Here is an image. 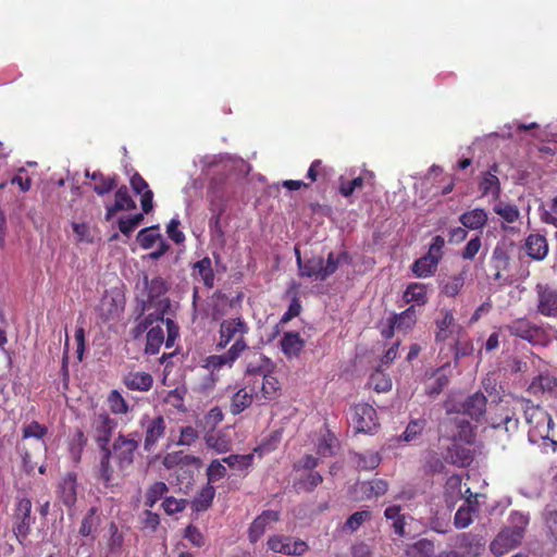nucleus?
<instances>
[{"mask_svg":"<svg viewBox=\"0 0 557 557\" xmlns=\"http://www.w3.org/2000/svg\"><path fill=\"white\" fill-rule=\"evenodd\" d=\"M391 319L394 321V324L397 327V331L407 333L417 323V311L414 306L408 307L400 313H394L391 315Z\"/></svg>","mask_w":557,"mask_h":557,"instance_id":"nucleus-34","label":"nucleus"},{"mask_svg":"<svg viewBox=\"0 0 557 557\" xmlns=\"http://www.w3.org/2000/svg\"><path fill=\"white\" fill-rule=\"evenodd\" d=\"M412 557H434V543L428 539L417 541L411 547Z\"/></svg>","mask_w":557,"mask_h":557,"instance_id":"nucleus-58","label":"nucleus"},{"mask_svg":"<svg viewBox=\"0 0 557 557\" xmlns=\"http://www.w3.org/2000/svg\"><path fill=\"white\" fill-rule=\"evenodd\" d=\"M226 466L219 459L212 460L206 471L208 483L218 482L226 475Z\"/></svg>","mask_w":557,"mask_h":557,"instance_id":"nucleus-57","label":"nucleus"},{"mask_svg":"<svg viewBox=\"0 0 557 557\" xmlns=\"http://www.w3.org/2000/svg\"><path fill=\"white\" fill-rule=\"evenodd\" d=\"M536 312L546 318H557V289L548 284H536Z\"/></svg>","mask_w":557,"mask_h":557,"instance_id":"nucleus-11","label":"nucleus"},{"mask_svg":"<svg viewBox=\"0 0 557 557\" xmlns=\"http://www.w3.org/2000/svg\"><path fill=\"white\" fill-rule=\"evenodd\" d=\"M101 523V512L99 508L91 507L82 519L78 533L83 537L91 536Z\"/></svg>","mask_w":557,"mask_h":557,"instance_id":"nucleus-33","label":"nucleus"},{"mask_svg":"<svg viewBox=\"0 0 557 557\" xmlns=\"http://www.w3.org/2000/svg\"><path fill=\"white\" fill-rule=\"evenodd\" d=\"M267 546L274 553L297 557L304 556L309 550V545L305 541L280 534L271 535Z\"/></svg>","mask_w":557,"mask_h":557,"instance_id":"nucleus-8","label":"nucleus"},{"mask_svg":"<svg viewBox=\"0 0 557 557\" xmlns=\"http://www.w3.org/2000/svg\"><path fill=\"white\" fill-rule=\"evenodd\" d=\"M212 215L209 220V230L213 238L224 242V231L221 225V218L225 212V203H216L214 207L210 206Z\"/></svg>","mask_w":557,"mask_h":557,"instance_id":"nucleus-39","label":"nucleus"},{"mask_svg":"<svg viewBox=\"0 0 557 557\" xmlns=\"http://www.w3.org/2000/svg\"><path fill=\"white\" fill-rule=\"evenodd\" d=\"M467 277V270H462L461 272L457 274L450 275L447 281L442 286V293L445 294L448 297H455L457 296L466 282Z\"/></svg>","mask_w":557,"mask_h":557,"instance_id":"nucleus-44","label":"nucleus"},{"mask_svg":"<svg viewBox=\"0 0 557 557\" xmlns=\"http://www.w3.org/2000/svg\"><path fill=\"white\" fill-rule=\"evenodd\" d=\"M246 369L244 374V381L251 379L257 381L259 386V379L269 372H273L275 364L270 358L264 356L262 352L252 350L249 351L245 358Z\"/></svg>","mask_w":557,"mask_h":557,"instance_id":"nucleus-10","label":"nucleus"},{"mask_svg":"<svg viewBox=\"0 0 557 557\" xmlns=\"http://www.w3.org/2000/svg\"><path fill=\"white\" fill-rule=\"evenodd\" d=\"M465 493L469 494V496L466 498V502L458 508L454 518V524L457 529H465L469 527L473 521L472 516L478 511L479 507L478 495H473L469 487Z\"/></svg>","mask_w":557,"mask_h":557,"instance_id":"nucleus-16","label":"nucleus"},{"mask_svg":"<svg viewBox=\"0 0 557 557\" xmlns=\"http://www.w3.org/2000/svg\"><path fill=\"white\" fill-rule=\"evenodd\" d=\"M107 401L111 412L114 414H126L129 410L127 401L116 389L109 393Z\"/></svg>","mask_w":557,"mask_h":557,"instance_id":"nucleus-51","label":"nucleus"},{"mask_svg":"<svg viewBox=\"0 0 557 557\" xmlns=\"http://www.w3.org/2000/svg\"><path fill=\"white\" fill-rule=\"evenodd\" d=\"M123 383L131 391L147 392L152 387L153 377L148 372L131 371L124 375Z\"/></svg>","mask_w":557,"mask_h":557,"instance_id":"nucleus-28","label":"nucleus"},{"mask_svg":"<svg viewBox=\"0 0 557 557\" xmlns=\"http://www.w3.org/2000/svg\"><path fill=\"white\" fill-rule=\"evenodd\" d=\"M368 385L377 393H385L392 388V380L382 370L376 369L371 373Z\"/></svg>","mask_w":557,"mask_h":557,"instance_id":"nucleus-49","label":"nucleus"},{"mask_svg":"<svg viewBox=\"0 0 557 557\" xmlns=\"http://www.w3.org/2000/svg\"><path fill=\"white\" fill-rule=\"evenodd\" d=\"M136 209V202L132 198L127 186H120L114 194V202L106 208V221H111L120 211Z\"/></svg>","mask_w":557,"mask_h":557,"instance_id":"nucleus-15","label":"nucleus"},{"mask_svg":"<svg viewBox=\"0 0 557 557\" xmlns=\"http://www.w3.org/2000/svg\"><path fill=\"white\" fill-rule=\"evenodd\" d=\"M145 425L144 448L149 451L165 434L166 423L162 416L148 419Z\"/></svg>","mask_w":557,"mask_h":557,"instance_id":"nucleus-20","label":"nucleus"},{"mask_svg":"<svg viewBox=\"0 0 557 557\" xmlns=\"http://www.w3.org/2000/svg\"><path fill=\"white\" fill-rule=\"evenodd\" d=\"M487 399L481 392L470 395L461 405L462 412L472 420L479 421L486 411Z\"/></svg>","mask_w":557,"mask_h":557,"instance_id":"nucleus-22","label":"nucleus"},{"mask_svg":"<svg viewBox=\"0 0 557 557\" xmlns=\"http://www.w3.org/2000/svg\"><path fill=\"white\" fill-rule=\"evenodd\" d=\"M226 178L224 173H216L211 177L207 191L210 206L214 207L216 203H225Z\"/></svg>","mask_w":557,"mask_h":557,"instance_id":"nucleus-26","label":"nucleus"},{"mask_svg":"<svg viewBox=\"0 0 557 557\" xmlns=\"http://www.w3.org/2000/svg\"><path fill=\"white\" fill-rule=\"evenodd\" d=\"M278 442L280 435L274 433L268 441L255 447L252 453L244 455L231 454L222 458V461L233 471L234 475L246 478L253 466L255 455L258 454L261 458L264 454L274 450Z\"/></svg>","mask_w":557,"mask_h":557,"instance_id":"nucleus-3","label":"nucleus"},{"mask_svg":"<svg viewBox=\"0 0 557 557\" xmlns=\"http://www.w3.org/2000/svg\"><path fill=\"white\" fill-rule=\"evenodd\" d=\"M169 487L164 482L157 481L152 485L148 487L145 494V506L148 508H152L158 500H160L165 493H168Z\"/></svg>","mask_w":557,"mask_h":557,"instance_id":"nucleus-50","label":"nucleus"},{"mask_svg":"<svg viewBox=\"0 0 557 557\" xmlns=\"http://www.w3.org/2000/svg\"><path fill=\"white\" fill-rule=\"evenodd\" d=\"M238 344L232 345L228 350L223 355H212L206 358L203 368L210 372H215L224 366H232L233 362L239 358Z\"/></svg>","mask_w":557,"mask_h":557,"instance_id":"nucleus-23","label":"nucleus"},{"mask_svg":"<svg viewBox=\"0 0 557 557\" xmlns=\"http://www.w3.org/2000/svg\"><path fill=\"white\" fill-rule=\"evenodd\" d=\"M509 255L503 247H495L492 255V267L496 270L494 273V280L499 281L503 272L508 271L509 268Z\"/></svg>","mask_w":557,"mask_h":557,"instance_id":"nucleus-42","label":"nucleus"},{"mask_svg":"<svg viewBox=\"0 0 557 557\" xmlns=\"http://www.w3.org/2000/svg\"><path fill=\"white\" fill-rule=\"evenodd\" d=\"M104 543L109 555L120 556L122 554L124 547V534L120 531L114 521H111L108 524V530L104 534Z\"/></svg>","mask_w":557,"mask_h":557,"instance_id":"nucleus-24","label":"nucleus"},{"mask_svg":"<svg viewBox=\"0 0 557 557\" xmlns=\"http://www.w3.org/2000/svg\"><path fill=\"white\" fill-rule=\"evenodd\" d=\"M492 426L496 430H504L508 435L517 433L519 419L510 408H503L500 413L492 419Z\"/></svg>","mask_w":557,"mask_h":557,"instance_id":"nucleus-25","label":"nucleus"},{"mask_svg":"<svg viewBox=\"0 0 557 557\" xmlns=\"http://www.w3.org/2000/svg\"><path fill=\"white\" fill-rule=\"evenodd\" d=\"M259 398L264 401H271L280 396L281 384L273 372H269L259 379Z\"/></svg>","mask_w":557,"mask_h":557,"instance_id":"nucleus-27","label":"nucleus"},{"mask_svg":"<svg viewBox=\"0 0 557 557\" xmlns=\"http://www.w3.org/2000/svg\"><path fill=\"white\" fill-rule=\"evenodd\" d=\"M543 521L548 535L557 545V509L553 506H546L543 511Z\"/></svg>","mask_w":557,"mask_h":557,"instance_id":"nucleus-54","label":"nucleus"},{"mask_svg":"<svg viewBox=\"0 0 557 557\" xmlns=\"http://www.w3.org/2000/svg\"><path fill=\"white\" fill-rule=\"evenodd\" d=\"M58 498L62 504L72 508L77 500V475L74 472H67L57 487Z\"/></svg>","mask_w":557,"mask_h":557,"instance_id":"nucleus-14","label":"nucleus"},{"mask_svg":"<svg viewBox=\"0 0 557 557\" xmlns=\"http://www.w3.org/2000/svg\"><path fill=\"white\" fill-rule=\"evenodd\" d=\"M32 500L27 497L20 498L14 510V532L18 540H25L30 530L32 519Z\"/></svg>","mask_w":557,"mask_h":557,"instance_id":"nucleus-12","label":"nucleus"},{"mask_svg":"<svg viewBox=\"0 0 557 557\" xmlns=\"http://www.w3.org/2000/svg\"><path fill=\"white\" fill-rule=\"evenodd\" d=\"M525 250L532 259L543 260L548 253V244L545 236L530 234L525 239Z\"/></svg>","mask_w":557,"mask_h":557,"instance_id":"nucleus-29","label":"nucleus"},{"mask_svg":"<svg viewBox=\"0 0 557 557\" xmlns=\"http://www.w3.org/2000/svg\"><path fill=\"white\" fill-rule=\"evenodd\" d=\"M116 426V420L111 418L110 414L104 410L96 412L92 416L90 422V431L99 453L109 446Z\"/></svg>","mask_w":557,"mask_h":557,"instance_id":"nucleus-6","label":"nucleus"},{"mask_svg":"<svg viewBox=\"0 0 557 557\" xmlns=\"http://www.w3.org/2000/svg\"><path fill=\"white\" fill-rule=\"evenodd\" d=\"M434 324L436 344L445 343L454 334L455 329L461 330V326L456 323L453 310L448 308L441 309L440 317L435 319Z\"/></svg>","mask_w":557,"mask_h":557,"instance_id":"nucleus-13","label":"nucleus"},{"mask_svg":"<svg viewBox=\"0 0 557 557\" xmlns=\"http://www.w3.org/2000/svg\"><path fill=\"white\" fill-rule=\"evenodd\" d=\"M493 210L507 223H513L520 218V211L516 205L500 201Z\"/></svg>","mask_w":557,"mask_h":557,"instance_id":"nucleus-53","label":"nucleus"},{"mask_svg":"<svg viewBox=\"0 0 557 557\" xmlns=\"http://www.w3.org/2000/svg\"><path fill=\"white\" fill-rule=\"evenodd\" d=\"M511 336L521 338L533 346H547L550 342L548 332L527 318H518L506 325Z\"/></svg>","mask_w":557,"mask_h":557,"instance_id":"nucleus-4","label":"nucleus"},{"mask_svg":"<svg viewBox=\"0 0 557 557\" xmlns=\"http://www.w3.org/2000/svg\"><path fill=\"white\" fill-rule=\"evenodd\" d=\"M281 348L287 358L298 357L305 347V341L297 332H286L281 338Z\"/></svg>","mask_w":557,"mask_h":557,"instance_id":"nucleus-30","label":"nucleus"},{"mask_svg":"<svg viewBox=\"0 0 557 557\" xmlns=\"http://www.w3.org/2000/svg\"><path fill=\"white\" fill-rule=\"evenodd\" d=\"M136 238L143 249H150L157 242H161V239H163L159 233L158 225L140 230Z\"/></svg>","mask_w":557,"mask_h":557,"instance_id":"nucleus-45","label":"nucleus"},{"mask_svg":"<svg viewBox=\"0 0 557 557\" xmlns=\"http://www.w3.org/2000/svg\"><path fill=\"white\" fill-rule=\"evenodd\" d=\"M426 425V421L424 419H413L411 420L404 433L400 435V440L405 442H413L418 438L419 435L423 432Z\"/></svg>","mask_w":557,"mask_h":557,"instance_id":"nucleus-55","label":"nucleus"},{"mask_svg":"<svg viewBox=\"0 0 557 557\" xmlns=\"http://www.w3.org/2000/svg\"><path fill=\"white\" fill-rule=\"evenodd\" d=\"M498 172L499 165L497 163H493L490 165L488 170L482 174L479 182V190L482 196L491 195L493 199H498L500 197L502 187L499 178L497 177Z\"/></svg>","mask_w":557,"mask_h":557,"instance_id":"nucleus-17","label":"nucleus"},{"mask_svg":"<svg viewBox=\"0 0 557 557\" xmlns=\"http://www.w3.org/2000/svg\"><path fill=\"white\" fill-rule=\"evenodd\" d=\"M487 213L482 208H475L473 210L463 212L459 216V222L463 225V227L469 230H481L487 223Z\"/></svg>","mask_w":557,"mask_h":557,"instance_id":"nucleus-31","label":"nucleus"},{"mask_svg":"<svg viewBox=\"0 0 557 557\" xmlns=\"http://www.w3.org/2000/svg\"><path fill=\"white\" fill-rule=\"evenodd\" d=\"M351 414L354 429L358 433L372 434L380 425L376 410L369 404L355 405Z\"/></svg>","mask_w":557,"mask_h":557,"instance_id":"nucleus-7","label":"nucleus"},{"mask_svg":"<svg viewBox=\"0 0 557 557\" xmlns=\"http://www.w3.org/2000/svg\"><path fill=\"white\" fill-rule=\"evenodd\" d=\"M384 517L393 522L392 528L397 536L403 537L406 535V516L401 513L400 505L388 506L384 510Z\"/></svg>","mask_w":557,"mask_h":557,"instance_id":"nucleus-35","label":"nucleus"},{"mask_svg":"<svg viewBox=\"0 0 557 557\" xmlns=\"http://www.w3.org/2000/svg\"><path fill=\"white\" fill-rule=\"evenodd\" d=\"M143 321V329L152 327V324L154 322H160L161 324H164L166 327V339H165V346L168 348L172 347L174 345L175 339L178 337V326L176 323L166 318L164 319L163 313L157 312V313H149L144 317Z\"/></svg>","mask_w":557,"mask_h":557,"instance_id":"nucleus-21","label":"nucleus"},{"mask_svg":"<svg viewBox=\"0 0 557 557\" xmlns=\"http://www.w3.org/2000/svg\"><path fill=\"white\" fill-rule=\"evenodd\" d=\"M371 518V512L369 510L356 511L346 520L344 524V530L349 531L350 533L357 531L366 521Z\"/></svg>","mask_w":557,"mask_h":557,"instance_id":"nucleus-56","label":"nucleus"},{"mask_svg":"<svg viewBox=\"0 0 557 557\" xmlns=\"http://www.w3.org/2000/svg\"><path fill=\"white\" fill-rule=\"evenodd\" d=\"M360 491L362 492L366 498L381 496L386 494V492L388 491V484L383 479H374L371 481L362 482L360 484Z\"/></svg>","mask_w":557,"mask_h":557,"instance_id":"nucleus-47","label":"nucleus"},{"mask_svg":"<svg viewBox=\"0 0 557 557\" xmlns=\"http://www.w3.org/2000/svg\"><path fill=\"white\" fill-rule=\"evenodd\" d=\"M186 499H177L173 496H169L164 498L161 506L166 515L172 516L174 513L182 512L186 508Z\"/></svg>","mask_w":557,"mask_h":557,"instance_id":"nucleus-62","label":"nucleus"},{"mask_svg":"<svg viewBox=\"0 0 557 557\" xmlns=\"http://www.w3.org/2000/svg\"><path fill=\"white\" fill-rule=\"evenodd\" d=\"M257 381L247 379L244 381V386L236 389L230 401V412L233 416H237L248 409L253 399H259Z\"/></svg>","mask_w":557,"mask_h":557,"instance_id":"nucleus-9","label":"nucleus"},{"mask_svg":"<svg viewBox=\"0 0 557 557\" xmlns=\"http://www.w3.org/2000/svg\"><path fill=\"white\" fill-rule=\"evenodd\" d=\"M347 252H342L338 257H335L333 252L327 255L326 264L322 263V276L321 281L326 280L330 275L334 274L338 269V263L342 259H347Z\"/></svg>","mask_w":557,"mask_h":557,"instance_id":"nucleus-59","label":"nucleus"},{"mask_svg":"<svg viewBox=\"0 0 557 557\" xmlns=\"http://www.w3.org/2000/svg\"><path fill=\"white\" fill-rule=\"evenodd\" d=\"M323 482L322 475L317 471H309L297 483L298 487L305 492H312Z\"/></svg>","mask_w":557,"mask_h":557,"instance_id":"nucleus-60","label":"nucleus"},{"mask_svg":"<svg viewBox=\"0 0 557 557\" xmlns=\"http://www.w3.org/2000/svg\"><path fill=\"white\" fill-rule=\"evenodd\" d=\"M11 185H16L22 193H27L33 185V180L24 168L18 169L17 173L10 180Z\"/></svg>","mask_w":557,"mask_h":557,"instance_id":"nucleus-63","label":"nucleus"},{"mask_svg":"<svg viewBox=\"0 0 557 557\" xmlns=\"http://www.w3.org/2000/svg\"><path fill=\"white\" fill-rule=\"evenodd\" d=\"M139 447L137 432L128 435L119 434L104 449L99 453L96 468L97 480L106 487H112L128 474Z\"/></svg>","mask_w":557,"mask_h":557,"instance_id":"nucleus-1","label":"nucleus"},{"mask_svg":"<svg viewBox=\"0 0 557 557\" xmlns=\"http://www.w3.org/2000/svg\"><path fill=\"white\" fill-rule=\"evenodd\" d=\"M522 539L518 533H513L504 528L492 541L490 548L495 556H503L516 548Z\"/></svg>","mask_w":557,"mask_h":557,"instance_id":"nucleus-18","label":"nucleus"},{"mask_svg":"<svg viewBox=\"0 0 557 557\" xmlns=\"http://www.w3.org/2000/svg\"><path fill=\"white\" fill-rule=\"evenodd\" d=\"M194 275H199L207 288H212L214 285V272L212 269L211 259L205 257L197 261L193 267Z\"/></svg>","mask_w":557,"mask_h":557,"instance_id":"nucleus-40","label":"nucleus"},{"mask_svg":"<svg viewBox=\"0 0 557 557\" xmlns=\"http://www.w3.org/2000/svg\"><path fill=\"white\" fill-rule=\"evenodd\" d=\"M557 387V380L549 374H540L533 379L529 386V391L537 394L552 392Z\"/></svg>","mask_w":557,"mask_h":557,"instance_id":"nucleus-48","label":"nucleus"},{"mask_svg":"<svg viewBox=\"0 0 557 557\" xmlns=\"http://www.w3.org/2000/svg\"><path fill=\"white\" fill-rule=\"evenodd\" d=\"M322 263L323 258L321 257L311 258L306 261H302L301 258H298L299 275L302 277L315 278L321 281Z\"/></svg>","mask_w":557,"mask_h":557,"instance_id":"nucleus-36","label":"nucleus"},{"mask_svg":"<svg viewBox=\"0 0 557 557\" xmlns=\"http://www.w3.org/2000/svg\"><path fill=\"white\" fill-rule=\"evenodd\" d=\"M522 409L525 422L529 424V441L536 444L539 441H548L552 450L557 451V441L550 438V430L554 425L550 414L541 406L534 405L529 399L522 400Z\"/></svg>","mask_w":557,"mask_h":557,"instance_id":"nucleus-2","label":"nucleus"},{"mask_svg":"<svg viewBox=\"0 0 557 557\" xmlns=\"http://www.w3.org/2000/svg\"><path fill=\"white\" fill-rule=\"evenodd\" d=\"M404 300L407 304L414 302L423 306L428 302L426 285L423 283H410L404 292Z\"/></svg>","mask_w":557,"mask_h":557,"instance_id":"nucleus-37","label":"nucleus"},{"mask_svg":"<svg viewBox=\"0 0 557 557\" xmlns=\"http://www.w3.org/2000/svg\"><path fill=\"white\" fill-rule=\"evenodd\" d=\"M450 349L457 363L459 359L472 355L474 347L469 338L458 336L454 344L450 346Z\"/></svg>","mask_w":557,"mask_h":557,"instance_id":"nucleus-52","label":"nucleus"},{"mask_svg":"<svg viewBox=\"0 0 557 557\" xmlns=\"http://www.w3.org/2000/svg\"><path fill=\"white\" fill-rule=\"evenodd\" d=\"M214 495H215V488L213 487V485L208 483L195 496V498L191 503L193 509L196 511L207 510L212 505Z\"/></svg>","mask_w":557,"mask_h":557,"instance_id":"nucleus-43","label":"nucleus"},{"mask_svg":"<svg viewBox=\"0 0 557 557\" xmlns=\"http://www.w3.org/2000/svg\"><path fill=\"white\" fill-rule=\"evenodd\" d=\"M248 331V324L242 318L223 320L220 324V336L216 347L225 348L232 341H234L233 345L238 344V354L242 355L244 350L248 349L245 341V335Z\"/></svg>","mask_w":557,"mask_h":557,"instance_id":"nucleus-5","label":"nucleus"},{"mask_svg":"<svg viewBox=\"0 0 557 557\" xmlns=\"http://www.w3.org/2000/svg\"><path fill=\"white\" fill-rule=\"evenodd\" d=\"M437 267L438 262L436 260H432L424 255L412 263L411 271L416 277L426 278L434 275Z\"/></svg>","mask_w":557,"mask_h":557,"instance_id":"nucleus-38","label":"nucleus"},{"mask_svg":"<svg viewBox=\"0 0 557 557\" xmlns=\"http://www.w3.org/2000/svg\"><path fill=\"white\" fill-rule=\"evenodd\" d=\"M364 185V181L361 176L355 177L351 181H346L343 177L339 178V193L343 197H350L355 190L361 189Z\"/></svg>","mask_w":557,"mask_h":557,"instance_id":"nucleus-61","label":"nucleus"},{"mask_svg":"<svg viewBox=\"0 0 557 557\" xmlns=\"http://www.w3.org/2000/svg\"><path fill=\"white\" fill-rule=\"evenodd\" d=\"M85 176L90 177L92 181L96 182L94 185V191L99 196L109 194L117 186L116 175L106 176L100 171H96L91 174L89 173V171H86Z\"/></svg>","mask_w":557,"mask_h":557,"instance_id":"nucleus-32","label":"nucleus"},{"mask_svg":"<svg viewBox=\"0 0 557 557\" xmlns=\"http://www.w3.org/2000/svg\"><path fill=\"white\" fill-rule=\"evenodd\" d=\"M280 520V512L277 510H263L251 522L248 530L249 541L255 544L264 534L268 525L272 522Z\"/></svg>","mask_w":557,"mask_h":557,"instance_id":"nucleus-19","label":"nucleus"},{"mask_svg":"<svg viewBox=\"0 0 557 557\" xmlns=\"http://www.w3.org/2000/svg\"><path fill=\"white\" fill-rule=\"evenodd\" d=\"M530 522V516L520 511H512L508 519L507 530L518 533L521 539L524 536L525 529Z\"/></svg>","mask_w":557,"mask_h":557,"instance_id":"nucleus-46","label":"nucleus"},{"mask_svg":"<svg viewBox=\"0 0 557 557\" xmlns=\"http://www.w3.org/2000/svg\"><path fill=\"white\" fill-rule=\"evenodd\" d=\"M163 342H165L163 327L159 324L150 327L147 333L145 352L149 355H157Z\"/></svg>","mask_w":557,"mask_h":557,"instance_id":"nucleus-41","label":"nucleus"},{"mask_svg":"<svg viewBox=\"0 0 557 557\" xmlns=\"http://www.w3.org/2000/svg\"><path fill=\"white\" fill-rule=\"evenodd\" d=\"M48 433L47 426L40 424L37 421H32L29 424L23 428V438H37L42 440Z\"/></svg>","mask_w":557,"mask_h":557,"instance_id":"nucleus-64","label":"nucleus"}]
</instances>
